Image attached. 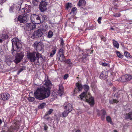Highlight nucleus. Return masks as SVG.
<instances>
[{"mask_svg":"<svg viewBox=\"0 0 132 132\" xmlns=\"http://www.w3.org/2000/svg\"><path fill=\"white\" fill-rule=\"evenodd\" d=\"M44 86L38 88L34 92L35 98L39 100H43L50 95V86L51 85L49 80L46 79L45 80Z\"/></svg>","mask_w":132,"mask_h":132,"instance_id":"f257e3e1","label":"nucleus"},{"mask_svg":"<svg viewBox=\"0 0 132 132\" xmlns=\"http://www.w3.org/2000/svg\"><path fill=\"white\" fill-rule=\"evenodd\" d=\"M27 57L30 60L31 62H34L37 59V62L39 64L42 63L43 62V59L41 55L38 52H34L33 53H28Z\"/></svg>","mask_w":132,"mask_h":132,"instance_id":"f03ea898","label":"nucleus"},{"mask_svg":"<svg viewBox=\"0 0 132 132\" xmlns=\"http://www.w3.org/2000/svg\"><path fill=\"white\" fill-rule=\"evenodd\" d=\"M12 54L15 55L17 54L18 52L21 50V45L20 43V41L16 38H13L12 40Z\"/></svg>","mask_w":132,"mask_h":132,"instance_id":"7ed1b4c3","label":"nucleus"},{"mask_svg":"<svg viewBox=\"0 0 132 132\" xmlns=\"http://www.w3.org/2000/svg\"><path fill=\"white\" fill-rule=\"evenodd\" d=\"M83 88L85 92H83L80 95V97L81 100H86L88 97L87 95H88L89 96V94H90L88 92L89 89V87L88 85H85L83 86Z\"/></svg>","mask_w":132,"mask_h":132,"instance_id":"20e7f679","label":"nucleus"},{"mask_svg":"<svg viewBox=\"0 0 132 132\" xmlns=\"http://www.w3.org/2000/svg\"><path fill=\"white\" fill-rule=\"evenodd\" d=\"M63 51V49L61 48L60 49L58 53V55H57V59L58 60L61 62L64 61L66 60L64 55Z\"/></svg>","mask_w":132,"mask_h":132,"instance_id":"39448f33","label":"nucleus"},{"mask_svg":"<svg viewBox=\"0 0 132 132\" xmlns=\"http://www.w3.org/2000/svg\"><path fill=\"white\" fill-rule=\"evenodd\" d=\"M24 56V52H20L17 53V55L15 57V59L14 62L16 63H19L21 60L22 59Z\"/></svg>","mask_w":132,"mask_h":132,"instance_id":"423d86ee","label":"nucleus"},{"mask_svg":"<svg viewBox=\"0 0 132 132\" xmlns=\"http://www.w3.org/2000/svg\"><path fill=\"white\" fill-rule=\"evenodd\" d=\"M34 45V48L38 51H41L43 47V44L42 42H36Z\"/></svg>","mask_w":132,"mask_h":132,"instance_id":"0eeeda50","label":"nucleus"},{"mask_svg":"<svg viewBox=\"0 0 132 132\" xmlns=\"http://www.w3.org/2000/svg\"><path fill=\"white\" fill-rule=\"evenodd\" d=\"M132 79V77L131 75H126L122 76L120 81L122 82H125L129 81Z\"/></svg>","mask_w":132,"mask_h":132,"instance_id":"6e6552de","label":"nucleus"},{"mask_svg":"<svg viewBox=\"0 0 132 132\" xmlns=\"http://www.w3.org/2000/svg\"><path fill=\"white\" fill-rule=\"evenodd\" d=\"M43 33L41 29H39L35 31L33 34L32 36L34 37V38H38L41 37L43 35Z\"/></svg>","mask_w":132,"mask_h":132,"instance_id":"1a4fd4ad","label":"nucleus"},{"mask_svg":"<svg viewBox=\"0 0 132 132\" xmlns=\"http://www.w3.org/2000/svg\"><path fill=\"white\" fill-rule=\"evenodd\" d=\"M47 3L45 1H42L39 5V9L42 12H43L45 11L47 9L46 6Z\"/></svg>","mask_w":132,"mask_h":132,"instance_id":"9d476101","label":"nucleus"},{"mask_svg":"<svg viewBox=\"0 0 132 132\" xmlns=\"http://www.w3.org/2000/svg\"><path fill=\"white\" fill-rule=\"evenodd\" d=\"M27 15H20L18 17V20L21 23H25L27 22Z\"/></svg>","mask_w":132,"mask_h":132,"instance_id":"9b49d317","label":"nucleus"},{"mask_svg":"<svg viewBox=\"0 0 132 132\" xmlns=\"http://www.w3.org/2000/svg\"><path fill=\"white\" fill-rule=\"evenodd\" d=\"M64 107L66 110L70 112L72 110V105L68 103L65 102L64 105Z\"/></svg>","mask_w":132,"mask_h":132,"instance_id":"f8f14e48","label":"nucleus"},{"mask_svg":"<svg viewBox=\"0 0 132 132\" xmlns=\"http://www.w3.org/2000/svg\"><path fill=\"white\" fill-rule=\"evenodd\" d=\"M36 28L35 24L33 23H28L27 25V28L28 31H31L35 29Z\"/></svg>","mask_w":132,"mask_h":132,"instance_id":"ddd939ff","label":"nucleus"},{"mask_svg":"<svg viewBox=\"0 0 132 132\" xmlns=\"http://www.w3.org/2000/svg\"><path fill=\"white\" fill-rule=\"evenodd\" d=\"M87 98L86 100H84L85 102H87L89 103V104L91 105H93L94 103V98L93 97H90V94H89V96L88 95H87Z\"/></svg>","mask_w":132,"mask_h":132,"instance_id":"4468645a","label":"nucleus"},{"mask_svg":"<svg viewBox=\"0 0 132 132\" xmlns=\"http://www.w3.org/2000/svg\"><path fill=\"white\" fill-rule=\"evenodd\" d=\"M1 97L3 100H6L9 98L10 95L7 93H3L1 94Z\"/></svg>","mask_w":132,"mask_h":132,"instance_id":"2eb2a0df","label":"nucleus"},{"mask_svg":"<svg viewBox=\"0 0 132 132\" xmlns=\"http://www.w3.org/2000/svg\"><path fill=\"white\" fill-rule=\"evenodd\" d=\"M125 116L126 119L132 120V112L126 114Z\"/></svg>","mask_w":132,"mask_h":132,"instance_id":"dca6fc26","label":"nucleus"},{"mask_svg":"<svg viewBox=\"0 0 132 132\" xmlns=\"http://www.w3.org/2000/svg\"><path fill=\"white\" fill-rule=\"evenodd\" d=\"M40 17L37 15V16L36 17L35 20H34V22L36 23L39 24L41 22V20Z\"/></svg>","mask_w":132,"mask_h":132,"instance_id":"f3484780","label":"nucleus"},{"mask_svg":"<svg viewBox=\"0 0 132 132\" xmlns=\"http://www.w3.org/2000/svg\"><path fill=\"white\" fill-rule=\"evenodd\" d=\"M63 87L61 85H59V89L58 91L59 94L60 96H61L63 93Z\"/></svg>","mask_w":132,"mask_h":132,"instance_id":"a211bd4d","label":"nucleus"},{"mask_svg":"<svg viewBox=\"0 0 132 132\" xmlns=\"http://www.w3.org/2000/svg\"><path fill=\"white\" fill-rule=\"evenodd\" d=\"M86 3V2L85 0H80L77 5L79 6H80L85 5Z\"/></svg>","mask_w":132,"mask_h":132,"instance_id":"6ab92c4d","label":"nucleus"},{"mask_svg":"<svg viewBox=\"0 0 132 132\" xmlns=\"http://www.w3.org/2000/svg\"><path fill=\"white\" fill-rule=\"evenodd\" d=\"M76 86L77 88V89H78V91H81L83 88V87L81 84L79 83L78 82L76 84Z\"/></svg>","mask_w":132,"mask_h":132,"instance_id":"aec40b11","label":"nucleus"},{"mask_svg":"<svg viewBox=\"0 0 132 132\" xmlns=\"http://www.w3.org/2000/svg\"><path fill=\"white\" fill-rule=\"evenodd\" d=\"M113 44L115 47L118 48L119 47V43L116 40H113Z\"/></svg>","mask_w":132,"mask_h":132,"instance_id":"412c9836","label":"nucleus"},{"mask_svg":"<svg viewBox=\"0 0 132 132\" xmlns=\"http://www.w3.org/2000/svg\"><path fill=\"white\" fill-rule=\"evenodd\" d=\"M69 113V111H68L66 110L62 113V115L63 117H65L68 115Z\"/></svg>","mask_w":132,"mask_h":132,"instance_id":"4be33fe9","label":"nucleus"},{"mask_svg":"<svg viewBox=\"0 0 132 132\" xmlns=\"http://www.w3.org/2000/svg\"><path fill=\"white\" fill-rule=\"evenodd\" d=\"M72 4L70 3H69L66 4L65 7L67 10H68L69 8H71L72 7Z\"/></svg>","mask_w":132,"mask_h":132,"instance_id":"5701e85b","label":"nucleus"},{"mask_svg":"<svg viewBox=\"0 0 132 132\" xmlns=\"http://www.w3.org/2000/svg\"><path fill=\"white\" fill-rule=\"evenodd\" d=\"M102 112H103V114L100 115L101 116V119L102 120H104L105 118V115L106 114V112L105 111H102Z\"/></svg>","mask_w":132,"mask_h":132,"instance_id":"b1692460","label":"nucleus"},{"mask_svg":"<svg viewBox=\"0 0 132 132\" xmlns=\"http://www.w3.org/2000/svg\"><path fill=\"white\" fill-rule=\"evenodd\" d=\"M32 1L33 4L35 6H36L38 4L39 0H32Z\"/></svg>","mask_w":132,"mask_h":132,"instance_id":"393cba45","label":"nucleus"},{"mask_svg":"<svg viewBox=\"0 0 132 132\" xmlns=\"http://www.w3.org/2000/svg\"><path fill=\"white\" fill-rule=\"evenodd\" d=\"M106 121L111 124L112 123V121L111 118L109 116H108L106 117Z\"/></svg>","mask_w":132,"mask_h":132,"instance_id":"a878e982","label":"nucleus"},{"mask_svg":"<svg viewBox=\"0 0 132 132\" xmlns=\"http://www.w3.org/2000/svg\"><path fill=\"white\" fill-rule=\"evenodd\" d=\"M36 16H37V15L35 14L31 15L30 16V18L31 20L34 22Z\"/></svg>","mask_w":132,"mask_h":132,"instance_id":"bb28decb","label":"nucleus"},{"mask_svg":"<svg viewBox=\"0 0 132 132\" xmlns=\"http://www.w3.org/2000/svg\"><path fill=\"white\" fill-rule=\"evenodd\" d=\"M53 35V32L51 31H49L48 33L47 37L48 38H51Z\"/></svg>","mask_w":132,"mask_h":132,"instance_id":"cd10ccee","label":"nucleus"},{"mask_svg":"<svg viewBox=\"0 0 132 132\" xmlns=\"http://www.w3.org/2000/svg\"><path fill=\"white\" fill-rule=\"evenodd\" d=\"M1 37L2 39H6L8 38V36L6 34H3L1 36Z\"/></svg>","mask_w":132,"mask_h":132,"instance_id":"c85d7f7f","label":"nucleus"},{"mask_svg":"<svg viewBox=\"0 0 132 132\" xmlns=\"http://www.w3.org/2000/svg\"><path fill=\"white\" fill-rule=\"evenodd\" d=\"M46 105V103H43L40 104L38 106V108L39 109H42L43 108L45 107Z\"/></svg>","mask_w":132,"mask_h":132,"instance_id":"c756f323","label":"nucleus"},{"mask_svg":"<svg viewBox=\"0 0 132 132\" xmlns=\"http://www.w3.org/2000/svg\"><path fill=\"white\" fill-rule=\"evenodd\" d=\"M56 51V50L55 49H54L52 50L50 53V56L51 57H52L55 54Z\"/></svg>","mask_w":132,"mask_h":132,"instance_id":"7c9ffc66","label":"nucleus"},{"mask_svg":"<svg viewBox=\"0 0 132 132\" xmlns=\"http://www.w3.org/2000/svg\"><path fill=\"white\" fill-rule=\"evenodd\" d=\"M116 52L117 56L121 58H122L123 57V55H122L119 52L116 51Z\"/></svg>","mask_w":132,"mask_h":132,"instance_id":"2f4dec72","label":"nucleus"},{"mask_svg":"<svg viewBox=\"0 0 132 132\" xmlns=\"http://www.w3.org/2000/svg\"><path fill=\"white\" fill-rule=\"evenodd\" d=\"M15 5L13 4L12 6H11L9 9V11L10 12H13L14 11V8L15 7Z\"/></svg>","mask_w":132,"mask_h":132,"instance_id":"473e14b6","label":"nucleus"},{"mask_svg":"<svg viewBox=\"0 0 132 132\" xmlns=\"http://www.w3.org/2000/svg\"><path fill=\"white\" fill-rule=\"evenodd\" d=\"M124 55L127 58L130 57V55L129 53L127 52H125L124 53Z\"/></svg>","mask_w":132,"mask_h":132,"instance_id":"72a5a7b5","label":"nucleus"},{"mask_svg":"<svg viewBox=\"0 0 132 132\" xmlns=\"http://www.w3.org/2000/svg\"><path fill=\"white\" fill-rule=\"evenodd\" d=\"M5 62L8 64V63H10L11 62V60L10 58H6L5 60Z\"/></svg>","mask_w":132,"mask_h":132,"instance_id":"f704fd0d","label":"nucleus"},{"mask_svg":"<svg viewBox=\"0 0 132 132\" xmlns=\"http://www.w3.org/2000/svg\"><path fill=\"white\" fill-rule=\"evenodd\" d=\"M46 17V16L45 15H43L41 17H40V18H41V22H43L45 21Z\"/></svg>","mask_w":132,"mask_h":132,"instance_id":"c9c22d12","label":"nucleus"},{"mask_svg":"<svg viewBox=\"0 0 132 132\" xmlns=\"http://www.w3.org/2000/svg\"><path fill=\"white\" fill-rule=\"evenodd\" d=\"M105 111L104 109H103L101 111L98 110L97 111V114L98 116H100V115L103 114V112H102V111Z\"/></svg>","mask_w":132,"mask_h":132,"instance_id":"e433bc0d","label":"nucleus"},{"mask_svg":"<svg viewBox=\"0 0 132 132\" xmlns=\"http://www.w3.org/2000/svg\"><path fill=\"white\" fill-rule=\"evenodd\" d=\"M25 69V67H23L21 68L18 71V74H19L20 72H22L23 70Z\"/></svg>","mask_w":132,"mask_h":132,"instance_id":"4c0bfd02","label":"nucleus"},{"mask_svg":"<svg viewBox=\"0 0 132 132\" xmlns=\"http://www.w3.org/2000/svg\"><path fill=\"white\" fill-rule=\"evenodd\" d=\"M118 101H117L116 100L113 99V101H110V103L113 104V103H118Z\"/></svg>","mask_w":132,"mask_h":132,"instance_id":"58836bf2","label":"nucleus"},{"mask_svg":"<svg viewBox=\"0 0 132 132\" xmlns=\"http://www.w3.org/2000/svg\"><path fill=\"white\" fill-rule=\"evenodd\" d=\"M53 110L52 109H49V111L47 112V115H48L51 114Z\"/></svg>","mask_w":132,"mask_h":132,"instance_id":"ea45409f","label":"nucleus"},{"mask_svg":"<svg viewBox=\"0 0 132 132\" xmlns=\"http://www.w3.org/2000/svg\"><path fill=\"white\" fill-rule=\"evenodd\" d=\"M101 64L104 67H106V66H108V67H109V64L108 63H102Z\"/></svg>","mask_w":132,"mask_h":132,"instance_id":"a19ab883","label":"nucleus"},{"mask_svg":"<svg viewBox=\"0 0 132 132\" xmlns=\"http://www.w3.org/2000/svg\"><path fill=\"white\" fill-rule=\"evenodd\" d=\"M86 55H87L89 53H90V54H91L92 53V52H93V50L92 51V52H89V51H90V50H84V52H86Z\"/></svg>","mask_w":132,"mask_h":132,"instance_id":"79ce46f5","label":"nucleus"},{"mask_svg":"<svg viewBox=\"0 0 132 132\" xmlns=\"http://www.w3.org/2000/svg\"><path fill=\"white\" fill-rule=\"evenodd\" d=\"M12 131L10 129H8L7 130H3L2 132H11Z\"/></svg>","mask_w":132,"mask_h":132,"instance_id":"37998d69","label":"nucleus"},{"mask_svg":"<svg viewBox=\"0 0 132 132\" xmlns=\"http://www.w3.org/2000/svg\"><path fill=\"white\" fill-rule=\"evenodd\" d=\"M121 14L120 13H116L113 15V16L115 17H119L120 16Z\"/></svg>","mask_w":132,"mask_h":132,"instance_id":"c03bdc74","label":"nucleus"},{"mask_svg":"<svg viewBox=\"0 0 132 132\" xmlns=\"http://www.w3.org/2000/svg\"><path fill=\"white\" fill-rule=\"evenodd\" d=\"M77 10L76 7H74L72 9L71 12L70 13H72L73 12H74Z\"/></svg>","mask_w":132,"mask_h":132,"instance_id":"a18cd8bd","label":"nucleus"},{"mask_svg":"<svg viewBox=\"0 0 132 132\" xmlns=\"http://www.w3.org/2000/svg\"><path fill=\"white\" fill-rule=\"evenodd\" d=\"M35 98L34 97H30L29 98V100L30 102H32L34 100Z\"/></svg>","mask_w":132,"mask_h":132,"instance_id":"49530a36","label":"nucleus"},{"mask_svg":"<svg viewBox=\"0 0 132 132\" xmlns=\"http://www.w3.org/2000/svg\"><path fill=\"white\" fill-rule=\"evenodd\" d=\"M101 17H100L98 19V22L100 24L101 23Z\"/></svg>","mask_w":132,"mask_h":132,"instance_id":"de8ad7c7","label":"nucleus"},{"mask_svg":"<svg viewBox=\"0 0 132 132\" xmlns=\"http://www.w3.org/2000/svg\"><path fill=\"white\" fill-rule=\"evenodd\" d=\"M61 44L62 45H63L64 42H63V40L62 38H61Z\"/></svg>","mask_w":132,"mask_h":132,"instance_id":"09e8293b","label":"nucleus"},{"mask_svg":"<svg viewBox=\"0 0 132 132\" xmlns=\"http://www.w3.org/2000/svg\"><path fill=\"white\" fill-rule=\"evenodd\" d=\"M68 77V75L65 74L64 77V79H66Z\"/></svg>","mask_w":132,"mask_h":132,"instance_id":"8fccbe9b","label":"nucleus"},{"mask_svg":"<svg viewBox=\"0 0 132 132\" xmlns=\"http://www.w3.org/2000/svg\"><path fill=\"white\" fill-rule=\"evenodd\" d=\"M102 40L104 42L106 41V38L104 37H103L101 38Z\"/></svg>","mask_w":132,"mask_h":132,"instance_id":"3c124183","label":"nucleus"},{"mask_svg":"<svg viewBox=\"0 0 132 132\" xmlns=\"http://www.w3.org/2000/svg\"><path fill=\"white\" fill-rule=\"evenodd\" d=\"M48 127L46 125H45L44 126V129L45 130H46L47 129Z\"/></svg>","mask_w":132,"mask_h":132,"instance_id":"603ef678","label":"nucleus"},{"mask_svg":"<svg viewBox=\"0 0 132 132\" xmlns=\"http://www.w3.org/2000/svg\"><path fill=\"white\" fill-rule=\"evenodd\" d=\"M6 1V0H2L1 2V4H2V3H3L5 2Z\"/></svg>","mask_w":132,"mask_h":132,"instance_id":"864d4df0","label":"nucleus"},{"mask_svg":"<svg viewBox=\"0 0 132 132\" xmlns=\"http://www.w3.org/2000/svg\"><path fill=\"white\" fill-rule=\"evenodd\" d=\"M77 89L76 88H75V89L74 90V92L75 93H77Z\"/></svg>","mask_w":132,"mask_h":132,"instance_id":"5fc2aeb1","label":"nucleus"},{"mask_svg":"<svg viewBox=\"0 0 132 132\" xmlns=\"http://www.w3.org/2000/svg\"><path fill=\"white\" fill-rule=\"evenodd\" d=\"M76 132H80V131L79 130H78L76 131Z\"/></svg>","mask_w":132,"mask_h":132,"instance_id":"6e6d98bb","label":"nucleus"},{"mask_svg":"<svg viewBox=\"0 0 132 132\" xmlns=\"http://www.w3.org/2000/svg\"><path fill=\"white\" fill-rule=\"evenodd\" d=\"M2 42V40L0 38V43H1Z\"/></svg>","mask_w":132,"mask_h":132,"instance_id":"4d7b16f0","label":"nucleus"},{"mask_svg":"<svg viewBox=\"0 0 132 132\" xmlns=\"http://www.w3.org/2000/svg\"><path fill=\"white\" fill-rule=\"evenodd\" d=\"M2 123V121L1 119H0V124Z\"/></svg>","mask_w":132,"mask_h":132,"instance_id":"13d9d810","label":"nucleus"},{"mask_svg":"<svg viewBox=\"0 0 132 132\" xmlns=\"http://www.w3.org/2000/svg\"><path fill=\"white\" fill-rule=\"evenodd\" d=\"M111 29L112 30H114V28H111Z\"/></svg>","mask_w":132,"mask_h":132,"instance_id":"bf43d9fd","label":"nucleus"},{"mask_svg":"<svg viewBox=\"0 0 132 132\" xmlns=\"http://www.w3.org/2000/svg\"><path fill=\"white\" fill-rule=\"evenodd\" d=\"M114 132H118L117 130H114Z\"/></svg>","mask_w":132,"mask_h":132,"instance_id":"052dcab7","label":"nucleus"},{"mask_svg":"<svg viewBox=\"0 0 132 132\" xmlns=\"http://www.w3.org/2000/svg\"><path fill=\"white\" fill-rule=\"evenodd\" d=\"M83 58H85V56H84V55H83Z\"/></svg>","mask_w":132,"mask_h":132,"instance_id":"680f3d73","label":"nucleus"}]
</instances>
